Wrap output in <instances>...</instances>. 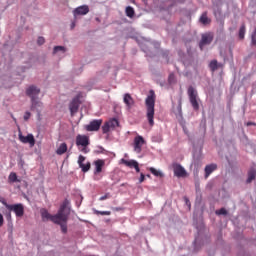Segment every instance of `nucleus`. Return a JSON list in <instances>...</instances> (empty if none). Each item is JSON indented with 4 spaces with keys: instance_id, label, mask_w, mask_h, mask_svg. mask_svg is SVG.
Listing matches in <instances>:
<instances>
[{
    "instance_id": "obj_1",
    "label": "nucleus",
    "mask_w": 256,
    "mask_h": 256,
    "mask_svg": "<svg viewBox=\"0 0 256 256\" xmlns=\"http://www.w3.org/2000/svg\"><path fill=\"white\" fill-rule=\"evenodd\" d=\"M155 99V91L150 90L148 96L146 97L145 105L147 109L146 117L151 127L155 125V122L153 121L155 117Z\"/></svg>"
},
{
    "instance_id": "obj_2",
    "label": "nucleus",
    "mask_w": 256,
    "mask_h": 256,
    "mask_svg": "<svg viewBox=\"0 0 256 256\" xmlns=\"http://www.w3.org/2000/svg\"><path fill=\"white\" fill-rule=\"evenodd\" d=\"M65 209H67V204L63 203L58 212L55 215H51L49 213V211L47 210H42L41 211V217H42V221H52V223H59V221H65L66 220V216L63 215V211H65Z\"/></svg>"
},
{
    "instance_id": "obj_3",
    "label": "nucleus",
    "mask_w": 256,
    "mask_h": 256,
    "mask_svg": "<svg viewBox=\"0 0 256 256\" xmlns=\"http://www.w3.org/2000/svg\"><path fill=\"white\" fill-rule=\"evenodd\" d=\"M89 136H87V135H81V134H78L77 136H76V145H77V147H82L81 149H80V151L82 152V153H85V154H87V153H89Z\"/></svg>"
},
{
    "instance_id": "obj_4",
    "label": "nucleus",
    "mask_w": 256,
    "mask_h": 256,
    "mask_svg": "<svg viewBox=\"0 0 256 256\" xmlns=\"http://www.w3.org/2000/svg\"><path fill=\"white\" fill-rule=\"evenodd\" d=\"M3 205L8 209V211H13L16 217H23L25 215V206L21 203L18 204H7V202H3Z\"/></svg>"
},
{
    "instance_id": "obj_5",
    "label": "nucleus",
    "mask_w": 256,
    "mask_h": 256,
    "mask_svg": "<svg viewBox=\"0 0 256 256\" xmlns=\"http://www.w3.org/2000/svg\"><path fill=\"white\" fill-rule=\"evenodd\" d=\"M188 97L194 111H199V96L193 86L188 88Z\"/></svg>"
},
{
    "instance_id": "obj_6",
    "label": "nucleus",
    "mask_w": 256,
    "mask_h": 256,
    "mask_svg": "<svg viewBox=\"0 0 256 256\" xmlns=\"http://www.w3.org/2000/svg\"><path fill=\"white\" fill-rule=\"evenodd\" d=\"M81 97H83V93L79 92L69 104V109L72 116L75 115L77 111H79V106L81 105Z\"/></svg>"
},
{
    "instance_id": "obj_7",
    "label": "nucleus",
    "mask_w": 256,
    "mask_h": 256,
    "mask_svg": "<svg viewBox=\"0 0 256 256\" xmlns=\"http://www.w3.org/2000/svg\"><path fill=\"white\" fill-rule=\"evenodd\" d=\"M213 33L211 32H207L201 35V40L199 42V47L200 50L203 51V49L205 48V45H211V43H213Z\"/></svg>"
},
{
    "instance_id": "obj_8",
    "label": "nucleus",
    "mask_w": 256,
    "mask_h": 256,
    "mask_svg": "<svg viewBox=\"0 0 256 256\" xmlns=\"http://www.w3.org/2000/svg\"><path fill=\"white\" fill-rule=\"evenodd\" d=\"M41 93V89L37 88L35 85H31L26 89V95L30 97L31 101L37 99Z\"/></svg>"
},
{
    "instance_id": "obj_9",
    "label": "nucleus",
    "mask_w": 256,
    "mask_h": 256,
    "mask_svg": "<svg viewBox=\"0 0 256 256\" xmlns=\"http://www.w3.org/2000/svg\"><path fill=\"white\" fill-rule=\"evenodd\" d=\"M145 138L143 136H136L134 138V151L135 153H141L143 145H145Z\"/></svg>"
},
{
    "instance_id": "obj_10",
    "label": "nucleus",
    "mask_w": 256,
    "mask_h": 256,
    "mask_svg": "<svg viewBox=\"0 0 256 256\" xmlns=\"http://www.w3.org/2000/svg\"><path fill=\"white\" fill-rule=\"evenodd\" d=\"M62 215L66 217V220H60L59 223H55V225H60L62 233L67 234V221H69V211L67 208L62 211Z\"/></svg>"
},
{
    "instance_id": "obj_11",
    "label": "nucleus",
    "mask_w": 256,
    "mask_h": 256,
    "mask_svg": "<svg viewBox=\"0 0 256 256\" xmlns=\"http://www.w3.org/2000/svg\"><path fill=\"white\" fill-rule=\"evenodd\" d=\"M103 124V120H93L89 123V125H86L85 129L86 131H99L101 129V125Z\"/></svg>"
},
{
    "instance_id": "obj_12",
    "label": "nucleus",
    "mask_w": 256,
    "mask_h": 256,
    "mask_svg": "<svg viewBox=\"0 0 256 256\" xmlns=\"http://www.w3.org/2000/svg\"><path fill=\"white\" fill-rule=\"evenodd\" d=\"M19 141H21V143H29L30 147H35V137L33 136V134H28L27 136H23V134H19Z\"/></svg>"
},
{
    "instance_id": "obj_13",
    "label": "nucleus",
    "mask_w": 256,
    "mask_h": 256,
    "mask_svg": "<svg viewBox=\"0 0 256 256\" xmlns=\"http://www.w3.org/2000/svg\"><path fill=\"white\" fill-rule=\"evenodd\" d=\"M85 159L86 158L83 155H80L78 157V165L83 173H87V171H89V169H91V162H87L86 164H84Z\"/></svg>"
},
{
    "instance_id": "obj_14",
    "label": "nucleus",
    "mask_w": 256,
    "mask_h": 256,
    "mask_svg": "<svg viewBox=\"0 0 256 256\" xmlns=\"http://www.w3.org/2000/svg\"><path fill=\"white\" fill-rule=\"evenodd\" d=\"M173 171L176 177H187V171L183 166H181V164H174Z\"/></svg>"
},
{
    "instance_id": "obj_15",
    "label": "nucleus",
    "mask_w": 256,
    "mask_h": 256,
    "mask_svg": "<svg viewBox=\"0 0 256 256\" xmlns=\"http://www.w3.org/2000/svg\"><path fill=\"white\" fill-rule=\"evenodd\" d=\"M74 17H77V15H87L89 13V6L88 5H82L74 9L73 11Z\"/></svg>"
},
{
    "instance_id": "obj_16",
    "label": "nucleus",
    "mask_w": 256,
    "mask_h": 256,
    "mask_svg": "<svg viewBox=\"0 0 256 256\" xmlns=\"http://www.w3.org/2000/svg\"><path fill=\"white\" fill-rule=\"evenodd\" d=\"M123 101L128 109H131L135 105V100L129 93L124 94Z\"/></svg>"
},
{
    "instance_id": "obj_17",
    "label": "nucleus",
    "mask_w": 256,
    "mask_h": 256,
    "mask_svg": "<svg viewBox=\"0 0 256 256\" xmlns=\"http://www.w3.org/2000/svg\"><path fill=\"white\" fill-rule=\"evenodd\" d=\"M94 165H95L94 174L99 175V173H101V171H103V167L105 166V161L104 160H96L94 162Z\"/></svg>"
},
{
    "instance_id": "obj_18",
    "label": "nucleus",
    "mask_w": 256,
    "mask_h": 256,
    "mask_svg": "<svg viewBox=\"0 0 256 256\" xmlns=\"http://www.w3.org/2000/svg\"><path fill=\"white\" fill-rule=\"evenodd\" d=\"M31 102V110L37 111V113H41V109H43V103H41V101H38L37 99L31 100Z\"/></svg>"
},
{
    "instance_id": "obj_19",
    "label": "nucleus",
    "mask_w": 256,
    "mask_h": 256,
    "mask_svg": "<svg viewBox=\"0 0 256 256\" xmlns=\"http://www.w3.org/2000/svg\"><path fill=\"white\" fill-rule=\"evenodd\" d=\"M204 171H205V179H208L209 175H211L213 171H217V164L206 165Z\"/></svg>"
},
{
    "instance_id": "obj_20",
    "label": "nucleus",
    "mask_w": 256,
    "mask_h": 256,
    "mask_svg": "<svg viewBox=\"0 0 256 256\" xmlns=\"http://www.w3.org/2000/svg\"><path fill=\"white\" fill-rule=\"evenodd\" d=\"M209 68L212 71V73H215V71H217V69H223V64L217 62V60H212L209 63Z\"/></svg>"
},
{
    "instance_id": "obj_21",
    "label": "nucleus",
    "mask_w": 256,
    "mask_h": 256,
    "mask_svg": "<svg viewBox=\"0 0 256 256\" xmlns=\"http://www.w3.org/2000/svg\"><path fill=\"white\" fill-rule=\"evenodd\" d=\"M255 177H256V170L255 169H251L248 171V178L246 180V183L249 185L250 183H253V181H255Z\"/></svg>"
},
{
    "instance_id": "obj_22",
    "label": "nucleus",
    "mask_w": 256,
    "mask_h": 256,
    "mask_svg": "<svg viewBox=\"0 0 256 256\" xmlns=\"http://www.w3.org/2000/svg\"><path fill=\"white\" fill-rule=\"evenodd\" d=\"M8 183H21V180L17 177V173L11 172L9 174Z\"/></svg>"
},
{
    "instance_id": "obj_23",
    "label": "nucleus",
    "mask_w": 256,
    "mask_h": 256,
    "mask_svg": "<svg viewBox=\"0 0 256 256\" xmlns=\"http://www.w3.org/2000/svg\"><path fill=\"white\" fill-rule=\"evenodd\" d=\"M67 153V143H62L56 150L57 155H65Z\"/></svg>"
},
{
    "instance_id": "obj_24",
    "label": "nucleus",
    "mask_w": 256,
    "mask_h": 256,
    "mask_svg": "<svg viewBox=\"0 0 256 256\" xmlns=\"http://www.w3.org/2000/svg\"><path fill=\"white\" fill-rule=\"evenodd\" d=\"M121 162L123 163V165H126V167H130V169L135 168V166L138 163L135 160H125V159H122Z\"/></svg>"
},
{
    "instance_id": "obj_25",
    "label": "nucleus",
    "mask_w": 256,
    "mask_h": 256,
    "mask_svg": "<svg viewBox=\"0 0 256 256\" xmlns=\"http://www.w3.org/2000/svg\"><path fill=\"white\" fill-rule=\"evenodd\" d=\"M200 23H202V25H209L211 23V20H209V17H207V12H204L201 15Z\"/></svg>"
},
{
    "instance_id": "obj_26",
    "label": "nucleus",
    "mask_w": 256,
    "mask_h": 256,
    "mask_svg": "<svg viewBox=\"0 0 256 256\" xmlns=\"http://www.w3.org/2000/svg\"><path fill=\"white\" fill-rule=\"evenodd\" d=\"M125 12L126 16L130 19H133V17H135V10L133 9V7L127 6Z\"/></svg>"
},
{
    "instance_id": "obj_27",
    "label": "nucleus",
    "mask_w": 256,
    "mask_h": 256,
    "mask_svg": "<svg viewBox=\"0 0 256 256\" xmlns=\"http://www.w3.org/2000/svg\"><path fill=\"white\" fill-rule=\"evenodd\" d=\"M106 123H108L111 129H115V127H119V120H117L116 118H112Z\"/></svg>"
},
{
    "instance_id": "obj_28",
    "label": "nucleus",
    "mask_w": 256,
    "mask_h": 256,
    "mask_svg": "<svg viewBox=\"0 0 256 256\" xmlns=\"http://www.w3.org/2000/svg\"><path fill=\"white\" fill-rule=\"evenodd\" d=\"M245 24H242L239 29V39H245Z\"/></svg>"
},
{
    "instance_id": "obj_29",
    "label": "nucleus",
    "mask_w": 256,
    "mask_h": 256,
    "mask_svg": "<svg viewBox=\"0 0 256 256\" xmlns=\"http://www.w3.org/2000/svg\"><path fill=\"white\" fill-rule=\"evenodd\" d=\"M61 51L62 53H65L66 49L63 46H55L53 49V54L59 53Z\"/></svg>"
},
{
    "instance_id": "obj_30",
    "label": "nucleus",
    "mask_w": 256,
    "mask_h": 256,
    "mask_svg": "<svg viewBox=\"0 0 256 256\" xmlns=\"http://www.w3.org/2000/svg\"><path fill=\"white\" fill-rule=\"evenodd\" d=\"M109 131H111V126H109L108 122H105L104 125L102 126V132L105 133H109Z\"/></svg>"
},
{
    "instance_id": "obj_31",
    "label": "nucleus",
    "mask_w": 256,
    "mask_h": 256,
    "mask_svg": "<svg viewBox=\"0 0 256 256\" xmlns=\"http://www.w3.org/2000/svg\"><path fill=\"white\" fill-rule=\"evenodd\" d=\"M149 171H150V173H152V175H155V177H161V171H159L155 168H150Z\"/></svg>"
},
{
    "instance_id": "obj_32",
    "label": "nucleus",
    "mask_w": 256,
    "mask_h": 256,
    "mask_svg": "<svg viewBox=\"0 0 256 256\" xmlns=\"http://www.w3.org/2000/svg\"><path fill=\"white\" fill-rule=\"evenodd\" d=\"M95 215H111V211H99V210H94Z\"/></svg>"
},
{
    "instance_id": "obj_33",
    "label": "nucleus",
    "mask_w": 256,
    "mask_h": 256,
    "mask_svg": "<svg viewBox=\"0 0 256 256\" xmlns=\"http://www.w3.org/2000/svg\"><path fill=\"white\" fill-rule=\"evenodd\" d=\"M216 215H227V210L225 208H221L216 211Z\"/></svg>"
},
{
    "instance_id": "obj_34",
    "label": "nucleus",
    "mask_w": 256,
    "mask_h": 256,
    "mask_svg": "<svg viewBox=\"0 0 256 256\" xmlns=\"http://www.w3.org/2000/svg\"><path fill=\"white\" fill-rule=\"evenodd\" d=\"M106 199H111V194L110 193H106L104 196H101L99 198V201H105Z\"/></svg>"
},
{
    "instance_id": "obj_35",
    "label": "nucleus",
    "mask_w": 256,
    "mask_h": 256,
    "mask_svg": "<svg viewBox=\"0 0 256 256\" xmlns=\"http://www.w3.org/2000/svg\"><path fill=\"white\" fill-rule=\"evenodd\" d=\"M38 45H44L45 44V38L40 36L37 40Z\"/></svg>"
},
{
    "instance_id": "obj_36",
    "label": "nucleus",
    "mask_w": 256,
    "mask_h": 256,
    "mask_svg": "<svg viewBox=\"0 0 256 256\" xmlns=\"http://www.w3.org/2000/svg\"><path fill=\"white\" fill-rule=\"evenodd\" d=\"M31 118V112H25L24 114V121H29V119Z\"/></svg>"
},
{
    "instance_id": "obj_37",
    "label": "nucleus",
    "mask_w": 256,
    "mask_h": 256,
    "mask_svg": "<svg viewBox=\"0 0 256 256\" xmlns=\"http://www.w3.org/2000/svg\"><path fill=\"white\" fill-rule=\"evenodd\" d=\"M168 81H169V83H175V74H170Z\"/></svg>"
},
{
    "instance_id": "obj_38",
    "label": "nucleus",
    "mask_w": 256,
    "mask_h": 256,
    "mask_svg": "<svg viewBox=\"0 0 256 256\" xmlns=\"http://www.w3.org/2000/svg\"><path fill=\"white\" fill-rule=\"evenodd\" d=\"M184 201H185L186 205L189 207V209H191V201H189V198L184 197Z\"/></svg>"
},
{
    "instance_id": "obj_39",
    "label": "nucleus",
    "mask_w": 256,
    "mask_h": 256,
    "mask_svg": "<svg viewBox=\"0 0 256 256\" xmlns=\"http://www.w3.org/2000/svg\"><path fill=\"white\" fill-rule=\"evenodd\" d=\"M3 223H5V219L3 218V214L0 213V227H3Z\"/></svg>"
},
{
    "instance_id": "obj_40",
    "label": "nucleus",
    "mask_w": 256,
    "mask_h": 256,
    "mask_svg": "<svg viewBox=\"0 0 256 256\" xmlns=\"http://www.w3.org/2000/svg\"><path fill=\"white\" fill-rule=\"evenodd\" d=\"M143 181H145V174L141 173L139 183H143Z\"/></svg>"
},
{
    "instance_id": "obj_41",
    "label": "nucleus",
    "mask_w": 256,
    "mask_h": 256,
    "mask_svg": "<svg viewBox=\"0 0 256 256\" xmlns=\"http://www.w3.org/2000/svg\"><path fill=\"white\" fill-rule=\"evenodd\" d=\"M134 169L136 173H139V171H141V169H139V163H137V165L134 166Z\"/></svg>"
},
{
    "instance_id": "obj_42",
    "label": "nucleus",
    "mask_w": 256,
    "mask_h": 256,
    "mask_svg": "<svg viewBox=\"0 0 256 256\" xmlns=\"http://www.w3.org/2000/svg\"><path fill=\"white\" fill-rule=\"evenodd\" d=\"M251 125H255V123H253V122H247V126H248V127H251Z\"/></svg>"
},
{
    "instance_id": "obj_43",
    "label": "nucleus",
    "mask_w": 256,
    "mask_h": 256,
    "mask_svg": "<svg viewBox=\"0 0 256 256\" xmlns=\"http://www.w3.org/2000/svg\"><path fill=\"white\" fill-rule=\"evenodd\" d=\"M74 28H75V23H72L71 29H74Z\"/></svg>"
}]
</instances>
